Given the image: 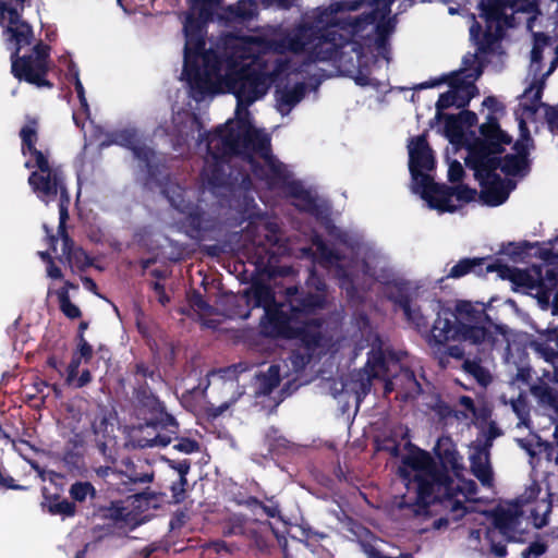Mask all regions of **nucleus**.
<instances>
[{
    "label": "nucleus",
    "instance_id": "1",
    "mask_svg": "<svg viewBox=\"0 0 558 558\" xmlns=\"http://www.w3.org/2000/svg\"><path fill=\"white\" fill-rule=\"evenodd\" d=\"M295 1L276 0L282 9ZM189 2L183 23L182 78L196 101L218 93H232L238 106L236 118L206 137L194 114L177 111L171 133L178 145L187 144L190 137L198 134L197 147L206 153L202 177L209 185L219 184L225 159L239 155L256 179L269 190L291 197L299 209H323L317 196L295 181L271 155L268 134L253 125L246 107L277 83L276 108L281 116L288 114L305 96L304 68L316 61L332 62L360 86H379V57L389 63L386 37L395 27L390 17L395 0H339L305 13L292 29L269 26L257 35L230 32L209 49H205V26L214 16L226 27H242L257 15L260 5L268 8L272 0H239L226 9L220 7L221 0Z\"/></svg>",
    "mask_w": 558,
    "mask_h": 558
},
{
    "label": "nucleus",
    "instance_id": "2",
    "mask_svg": "<svg viewBox=\"0 0 558 558\" xmlns=\"http://www.w3.org/2000/svg\"><path fill=\"white\" fill-rule=\"evenodd\" d=\"M481 61L477 56H465L462 68L448 75L425 82L421 88L438 86L441 83L449 85V90L441 94L436 104V119L444 121L445 133L450 143L465 145L468 156L465 162L474 171L475 179L480 182L482 202L488 206H498L505 203L514 189L511 180H502L498 170L506 175L522 174L526 168V156L529 153L530 137L523 120H520L519 128L521 138L514 144L515 154L507 155L502 161L498 155L502 146L510 143V137L505 134L492 117L481 125V137L472 142L465 138L461 122L453 116H447L444 110L449 107L463 108L477 92L474 85L481 76Z\"/></svg>",
    "mask_w": 558,
    "mask_h": 558
},
{
    "label": "nucleus",
    "instance_id": "3",
    "mask_svg": "<svg viewBox=\"0 0 558 558\" xmlns=\"http://www.w3.org/2000/svg\"><path fill=\"white\" fill-rule=\"evenodd\" d=\"M435 453L445 469H450L454 477L437 471L429 453L405 444L400 452L398 447L391 449L393 456H400L399 475L407 487V495L400 506L415 505V513L421 514L429 506H439L445 517L434 522L440 530L450 521L461 519L466 512L465 501L475 496L476 485L461 476L464 471L463 457L458 452L450 437L437 440Z\"/></svg>",
    "mask_w": 558,
    "mask_h": 558
},
{
    "label": "nucleus",
    "instance_id": "4",
    "mask_svg": "<svg viewBox=\"0 0 558 558\" xmlns=\"http://www.w3.org/2000/svg\"><path fill=\"white\" fill-rule=\"evenodd\" d=\"M307 284L315 287L317 293L306 299H291L289 305H278L271 289L264 283H254L246 291L247 303L265 311L263 329L266 333L300 339L301 345L291 356L295 372L301 371L313 357L331 349L329 339L322 333L317 314L325 302L324 284L315 275L311 276Z\"/></svg>",
    "mask_w": 558,
    "mask_h": 558
},
{
    "label": "nucleus",
    "instance_id": "5",
    "mask_svg": "<svg viewBox=\"0 0 558 558\" xmlns=\"http://www.w3.org/2000/svg\"><path fill=\"white\" fill-rule=\"evenodd\" d=\"M367 341L371 351L365 368L325 384V388L338 401L342 411H345L351 403H354L356 408L360 405L363 397L369 391L372 378H380L386 381L385 393L395 390L399 384L407 398H412L421 391L413 372L401 368L397 355L384 348V343L376 333L369 332Z\"/></svg>",
    "mask_w": 558,
    "mask_h": 558
},
{
    "label": "nucleus",
    "instance_id": "6",
    "mask_svg": "<svg viewBox=\"0 0 558 558\" xmlns=\"http://www.w3.org/2000/svg\"><path fill=\"white\" fill-rule=\"evenodd\" d=\"M484 318L482 304L459 301L454 314L449 311L437 313L428 343L430 347H442L449 341L460 342L447 349V354L454 359L471 355L472 349L486 356L507 344V332L499 326H484Z\"/></svg>",
    "mask_w": 558,
    "mask_h": 558
},
{
    "label": "nucleus",
    "instance_id": "7",
    "mask_svg": "<svg viewBox=\"0 0 558 558\" xmlns=\"http://www.w3.org/2000/svg\"><path fill=\"white\" fill-rule=\"evenodd\" d=\"M558 239L554 244H545L538 248L543 260L541 265L521 269L501 263H488L486 258H465L453 265L447 277L459 279L469 272H476V267L485 265L486 272H497L501 279L509 280L512 289L530 294L537 300L542 310L553 304V314L558 313Z\"/></svg>",
    "mask_w": 558,
    "mask_h": 558
},
{
    "label": "nucleus",
    "instance_id": "8",
    "mask_svg": "<svg viewBox=\"0 0 558 558\" xmlns=\"http://www.w3.org/2000/svg\"><path fill=\"white\" fill-rule=\"evenodd\" d=\"M25 0H0V26L7 48L12 51L13 75L36 86H49L45 78L48 72V48L41 44L34 47L28 56L17 58V53L33 39L32 27L22 20Z\"/></svg>",
    "mask_w": 558,
    "mask_h": 558
},
{
    "label": "nucleus",
    "instance_id": "9",
    "mask_svg": "<svg viewBox=\"0 0 558 558\" xmlns=\"http://www.w3.org/2000/svg\"><path fill=\"white\" fill-rule=\"evenodd\" d=\"M408 148L412 191L420 194L429 208L451 213L458 208L459 203L476 198V191L465 185L448 187L434 183V156L424 136L413 138Z\"/></svg>",
    "mask_w": 558,
    "mask_h": 558
},
{
    "label": "nucleus",
    "instance_id": "10",
    "mask_svg": "<svg viewBox=\"0 0 558 558\" xmlns=\"http://www.w3.org/2000/svg\"><path fill=\"white\" fill-rule=\"evenodd\" d=\"M22 151L25 160V167L32 172L28 177V184L36 196L48 204L59 199V214L61 227L68 219L66 204L69 195L64 187L63 174L59 167L50 163L48 156L36 148L37 133L34 123L26 124L21 130Z\"/></svg>",
    "mask_w": 558,
    "mask_h": 558
},
{
    "label": "nucleus",
    "instance_id": "11",
    "mask_svg": "<svg viewBox=\"0 0 558 558\" xmlns=\"http://www.w3.org/2000/svg\"><path fill=\"white\" fill-rule=\"evenodd\" d=\"M502 12L506 13L507 16V24L502 27L501 34L498 37V44L496 47H490L488 44L487 46L484 44L486 41L487 36V23L484 19L480 17V21L475 19L474 15L470 16V20L472 21V25L470 26V36L471 39L475 43L477 46V52L473 56H477L481 64L485 60V54L487 53H494L499 54L501 53V39L504 37L505 29L509 26H511V19L510 14L508 13V10L512 13H519V12H526V13H533L532 16H530L526 21L527 28L533 34V47L531 51V71L538 72L539 71V61L542 59V53L546 47L549 46V37L545 35L542 32L534 31L535 23L541 16V13L536 11V0H497L496 2Z\"/></svg>",
    "mask_w": 558,
    "mask_h": 558
},
{
    "label": "nucleus",
    "instance_id": "12",
    "mask_svg": "<svg viewBox=\"0 0 558 558\" xmlns=\"http://www.w3.org/2000/svg\"><path fill=\"white\" fill-rule=\"evenodd\" d=\"M502 12L506 13L507 16V24L502 27L501 34L498 37V44L496 47H490L488 44L487 46L484 44L486 41L487 36V23L484 19L480 17V21L475 19L474 15L470 16V20L472 21V25L470 26V36L471 39L475 43L477 46V52L473 56H477L481 64L485 60V54L487 53H494L499 54L501 53V39L504 37L505 29L509 26H511V19L510 14L508 13V10L512 13H519V12H526V13H533L532 16H530L526 21L527 28L533 34V47L531 51V71L538 72L539 71V61L542 59V53L546 47L549 46V37L545 35L542 32L534 31L535 23L541 16V13L536 11V0H497L496 2Z\"/></svg>",
    "mask_w": 558,
    "mask_h": 558
},
{
    "label": "nucleus",
    "instance_id": "13",
    "mask_svg": "<svg viewBox=\"0 0 558 558\" xmlns=\"http://www.w3.org/2000/svg\"><path fill=\"white\" fill-rule=\"evenodd\" d=\"M539 494V485L533 482L517 499L515 504L499 508L495 518V526L502 536L512 542L522 541L524 532L522 526L523 513L525 512L523 508L530 504H533V507L529 509L533 525L541 529L547 524L551 511V501L548 493H545L542 498H538Z\"/></svg>",
    "mask_w": 558,
    "mask_h": 558
},
{
    "label": "nucleus",
    "instance_id": "14",
    "mask_svg": "<svg viewBox=\"0 0 558 558\" xmlns=\"http://www.w3.org/2000/svg\"><path fill=\"white\" fill-rule=\"evenodd\" d=\"M313 245L316 253L324 258L327 264L335 266L337 275L350 279L351 283L354 282V278L360 270L379 279V276L376 274V268L379 267L383 269V265L385 264L383 258L369 255L365 256L362 262L352 260L350 264H347L345 259L336 255L320 238L316 236L313 241Z\"/></svg>",
    "mask_w": 558,
    "mask_h": 558
},
{
    "label": "nucleus",
    "instance_id": "15",
    "mask_svg": "<svg viewBox=\"0 0 558 558\" xmlns=\"http://www.w3.org/2000/svg\"><path fill=\"white\" fill-rule=\"evenodd\" d=\"M499 436L497 427L489 425L488 435L485 438L474 440L469 449V460L473 475L483 486L492 487L494 473L489 461V448L493 439Z\"/></svg>",
    "mask_w": 558,
    "mask_h": 558
},
{
    "label": "nucleus",
    "instance_id": "16",
    "mask_svg": "<svg viewBox=\"0 0 558 558\" xmlns=\"http://www.w3.org/2000/svg\"><path fill=\"white\" fill-rule=\"evenodd\" d=\"M157 420L148 421L145 426L138 429V435H134L133 439L136 447L153 448L166 447L171 442V435L177 433L174 420L163 413H158Z\"/></svg>",
    "mask_w": 558,
    "mask_h": 558
},
{
    "label": "nucleus",
    "instance_id": "17",
    "mask_svg": "<svg viewBox=\"0 0 558 558\" xmlns=\"http://www.w3.org/2000/svg\"><path fill=\"white\" fill-rule=\"evenodd\" d=\"M412 287L409 282L395 281L386 288V294L403 311L404 316L417 329L427 327V319L421 313L420 308L412 304Z\"/></svg>",
    "mask_w": 558,
    "mask_h": 558
},
{
    "label": "nucleus",
    "instance_id": "18",
    "mask_svg": "<svg viewBox=\"0 0 558 558\" xmlns=\"http://www.w3.org/2000/svg\"><path fill=\"white\" fill-rule=\"evenodd\" d=\"M165 193L171 206L180 215L178 221L180 228L183 229L187 225L194 227L198 223L197 206L193 205L191 202L185 201V192L180 185L170 183L165 190Z\"/></svg>",
    "mask_w": 558,
    "mask_h": 558
},
{
    "label": "nucleus",
    "instance_id": "19",
    "mask_svg": "<svg viewBox=\"0 0 558 558\" xmlns=\"http://www.w3.org/2000/svg\"><path fill=\"white\" fill-rule=\"evenodd\" d=\"M555 54H556V57L551 61V64H550L548 71L545 74H543V76L539 80H535L531 84V86L525 89V92L522 96V100H521L520 105L523 107V109L525 111H527L531 114L536 112V110L541 106V97H542V92L544 88L545 80L547 76H549L553 73L556 65L558 64V45L555 49ZM549 121L555 128L558 129V110H555L551 112V114L549 117Z\"/></svg>",
    "mask_w": 558,
    "mask_h": 558
},
{
    "label": "nucleus",
    "instance_id": "20",
    "mask_svg": "<svg viewBox=\"0 0 558 558\" xmlns=\"http://www.w3.org/2000/svg\"><path fill=\"white\" fill-rule=\"evenodd\" d=\"M532 395L537 399L538 405L548 417V425L555 424L554 439L558 446V395L547 384L533 386ZM555 464L558 466V454L554 458Z\"/></svg>",
    "mask_w": 558,
    "mask_h": 558
},
{
    "label": "nucleus",
    "instance_id": "21",
    "mask_svg": "<svg viewBox=\"0 0 558 558\" xmlns=\"http://www.w3.org/2000/svg\"><path fill=\"white\" fill-rule=\"evenodd\" d=\"M497 0H481L478 7L481 17L487 23V36L484 43L487 46L496 47L497 39L501 34L502 27L507 24V16L502 10L496 5Z\"/></svg>",
    "mask_w": 558,
    "mask_h": 558
},
{
    "label": "nucleus",
    "instance_id": "22",
    "mask_svg": "<svg viewBox=\"0 0 558 558\" xmlns=\"http://www.w3.org/2000/svg\"><path fill=\"white\" fill-rule=\"evenodd\" d=\"M209 387L213 391H217L221 399L217 405L218 414L229 409V407L243 393L238 380L233 378H223L221 374H211L209 378Z\"/></svg>",
    "mask_w": 558,
    "mask_h": 558
},
{
    "label": "nucleus",
    "instance_id": "23",
    "mask_svg": "<svg viewBox=\"0 0 558 558\" xmlns=\"http://www.w3.org/2000/svg\"><path fill=\"white\" fill-rule=\"evenodd\" d=\"M111 144H118L131 148L136 158L145 162L148 167L150 166V157L154 156V151L147 146L140 144L135 130L126 129L119 131L113 135L112 140L100 141L99 146L106 147Z\"/></svg>",
    "mask_w": 558,
    "mask_h": 558
},
{
    "label": "nucleus",
    "instance_id": "24",
    "mask_svg": "<svg viewBox=\"0 0 558 558\" xmlns=\"http://www.w3.org/2000/svg\"><path fill=\"white\" fill-rule=\"evenodd\" d=\"M545 335L547 340L546 344L534 342L533 345L539 357L549 363L555 371L549 380L558 384V352L556 351L558 348V332L557 329L553 327L547 328Z\"/></svg>",
    "mask_w": 558,
    "mask_h": 558
},
{
    "label": "nucleus",
    "instance_id": "25",
    "mask_svg": "<svg viewBox=\"0 0 558 558\" xmlns=\"http://www.w3.org/2000/svg\"><path fill=\"white\" fill-rule=\"evenodd\" d=\"M515 441L522 449L527 452L531 458L530 463L533 468L537 465L539 456L544 454L548 461L553 459L551 445L542 441L541 438L534 433L529 434V436L525 438L517 437Z\"/></svg>",
    "mask_w": 558,
    "mask_h": 558
},
{
    "label": "nucleus",
    "instance_id": "26",
    "mask_svg": "<svg viewBox=\"0 0 558 558\" xmlns=\"http://www.w3.org/2000/svg\"><path fill=\"white\" fill-rule=\"evenodd\" d=\"M509 350V339L507 338V344L502 348L493 350L488 355L478 353L475 349H472L471 355L476 353L478 361L466 359L463 363V369L470 374L481 386L486 387L492 381L490 371L482 364L483 361H487L494 351Z\"/></svg>",
    "mask_w": 558,
    "mask_h": 558
},
{
    "label": "nucleus",
    "instance_id": "27",
    "mask_svg": "<svg viewBox=\"0 0 558 558\" xmlns=\"http://www.w3.org/2000/svg\"><path fill=\"white\" fill-rule=\"evenodd\" d=\"M59 235L62 241V253L65 255L71 267L81 269L88 265L87 255L81 248L72 246L69 236L65 234L64 225L61 227V222L59 223Z\"/></svg>",
    "mask_w": 558,
    "mask_h": 558
},
{
    "label": "nucleus",
    "instance_id": "28",
    "mask_svg": "<svg viewBox=\"0 0 558 558\" xmlns=\"http://www.w3.org/2000/svg\"><path fill=\"white\" fill-rule=\"evenodd\" d=\"M93 355V348L87 343L84 337L77 343V349L74 351L71 363L69 364L66 372V381L75 380V376L78 373V367L83 363H87Z\"/></svg>",
    "mask_w": 558,
    "mask_h": 558
},
{
    "label": "nucleus",
    "instance_id": "29",
    "mask_svg": "<svg viewBox=\"0 0 558 558\" xmlns=\"http://www.w3.org/2000/svg\"><path fill=\"white\" fill-rule=\"evenodd\" d=\"M282 369L280 365H271L266 373L256 377V389L258 395L270 393L280 383Z\"/></svg>",
    "mask_w": 558,
    "mask_h": 558
},
{
    "label": "nucleus",
    "instance_id": "30",
    "mask_svg": "<svg viewBox=\"0 0 558 558\" xmlns=\"http://www.w3.org/2000/svg\"><path fill=\"white\" fill-rule=\"evenodd\" d=\"M384 544H369L363 543L362 548L367 558H412V556L408 553H400L398 556L392 555L389 551H386L383 548Z\"/></svg>",
    "mask_w": 558,
    "mask_h": 558
},
{
    "label": "nucleus",
    "instance_id": "31",
    "mask_svg": "<svg viewBox=\"0 0 558 558\" xmlns=\"http://www.w3.org/2000/svg\"><path fill=\"white\" fill-rule=\"evenodd\" d=\"M70 496L78 502L85 501L88 497L93 498L96 494L94 486L88 482H76L70 487Z\"/></svg>",
    "mask_w": 558,
    "mask_h": 558
},
{
    "label": "nucleus",
    "instance_id": "32",
    "mask_svg": "<svg viewBox=\"0 0 558 558\" xmlns=\"http://www.w3.org/2000/svg\"><path fill=\"white\" fill-rule=\"evenodd\" d=\"M511 408L519 420L515 429L520 430L523 427L530 428L529 407L526 401L522 398H518L511 402Z\"/></svg>",
    "mask_w": 558,
    "mask_h": 558
},
{
    "label": "nucleus",
    "instance_id": "33",
    "mask_svg": "<svg viewBox=\"0 0 558 558\" xmlns=\"http://www.w3.org/2000/svg\"><path fill=\"white\" fill-rule=\"evenodd\" d=\"M68 76L73 82L77 97L80 99L81 106L83 109L87 110L88 105L85 97V90L83 84L80 80V71L75 63L70 62L68 66Z\"/></svg>",
    "mask_w": 558,
    "mask_h": 558
},
{
    "label": "nucleus",
    "instance_id": "34",
    "mask_svg": "<svg viewBox=\"0 0 558 558\" xmlns=\"http://www.w3.org/2000/svg\"><path fill=\"white\" fill-rule=\"evenodd\" d=\"M76 507L73 502L69 500H60L50 504L49 512L52 514H62L65 517H73L75 514Z\"/></svg>",
    "mask_w": 558,
    "mask_h": 558
},
{
    "label": "nucleus",
    "instance_id": "35",
    "mask_svg": "<svg viewBox=\"0 0 558 558\" xmlns=\"http://www.w3.org/2000/svg\"><path fill=\"white\" fill-rule=\"evenodd\" d=\"M170 466L173 470H175L179 475L180 486H181L180 492L182 493L183 490H185V486L187 484L186 474L190 471V463L186 460H183L180 462L171 461Z\"/></svg>",
    "mask_w": 558,
    "mask_h": 558
},
{
    "label": "nucleus",
    "instance_id": "36",
    "mask_svg": "<svg viewBox=\"0 0 558 558\" xmlns=\"http://www.w3.org/2000/svg\"><path fill=\"white\" fill-rule=\"evenodd\" d=\"M173 448L183 453H192L198 449V446H197V442L192 439L181 438V439H178V441L174 444Z\"/></svg>",
    "mask_w": 558,
    "mask_h": 558
},
{
    "label": "nucleus",
    "instance_id": "37",
    "mask_svg": "<svg viewBox=\"0 0 558 558\" xmlns=\"http://www.w3.org/2000/svg\"><path fill=\"white\" fill-rule=\"evenodd\" d=\"M463 167L459 161H451L448 168V179L450 182H458L463 175Z\"/></svg>",
    "mask_w": 558,
    "mask_h": 558
},
{
    "label": "nucleus",
    "instance_id": "38",
    "mask_svg": "<svg viewBox=\"0 0 558 558\" xmlns=\"http://www.w3.org/2000/svg\"><path fill=\"white\" fill-rule=\"evenodd\" d=\"M546 551V546L542 543H533L526 549L522 551L523 558H530L531 556L538 557Z\"/></svg>",
    "mask_w": 558,
    "mask_h": 558
},
{
    "label": "nucleus",
    "instance_id": "39",
    "mask_svg": "<svg viewBox=\"0 0 558 558\" xmlns=\"http://www.w3.org/2000/svg\"><path fill=\"white\" fill-rule=\"evenodd\" d=\"M60 310L70 319H75L81 316V310L71 301L62 304Z\"/></svg>",
    "mask_w": 558,
    "mask_h": 558
},
{
    "label": "nucleus",
    "instance_id": "40",
    "mask_svg": "<svg viewBox=\"0 0 558 558\" xmlns=\"http://www.w3.org/2000/svg\"><path fill=\"white\" fill-rule=\"evenodd\" d=\"M90 373L88 369H84L81 375H76L75 376V380L73 381H68L69 385H72L76 388H81L85 385H87L89 381H90Z\"/></svg>",
    "mask_w": 558,
    "mask_h": 558
},
{
    "label": "nucleus",
    "instance_id": "41",
    "mask_svg": "<svg viewBox=\"0 0 558 558\" xmlns=\"http://www.w3.org/2000/svg\"><path fill=\"white\" fill-rule=\"evenodd\" d=\"M483 106L490 110V114H488L487 118L492 117L496 119V117H494V113H497L501 109L500 104L494 97H487L483 101ZM495 122H497V120H495ZM496 124L498 125V123Z\"/></svg>",
    "mask_w": 558,
    "mask_h": 558
},
{
    "label": "nucleus",
    "instance_id": "42",
    "mask_svg": "<svg viewBox=\"0 0 558 558\" xmlns=\"http://www.w3.org/2000/svg\"><path fill=\"white\" fill-rule=\"evenodd\" d=\"M12 446L16 452H19L24 459H27L26 451L31 449L26 441H12Z\"/></svg>",
    "mask_w": 558,
    "mask_h": 558
},
{
    "label": "nucleus",
    "instance_id": "43",
    "mask_svg": "<svg viewBox=\"0 0 558 558\" xmlns=\"http://www.w3.org/2000/svg\"><path fill=\"white\" fill-rule=\"evenodd\" d=\"M47 276L52 279L62 278V271L59 267L54 266L52 260H49V265L47 267Z\"/></svg>",
    "mask_w": 558,
    "mask_h": 558
},
{
    "label": "nucleus",
    "instance_id": "44",
    "mask_svg": "<svg viewBox=\"0 0 558 558\" xmlns=\"http://www.w3.org/2000/svg\"><path fill=\"white\" fill-rule=\"evenodd\" d=\"M531 378V368L530 367H520L518 368L517 379L522 381H529Z\"/></svg>",
    "mask_w": 558,
    "mask_h": 558
},
{
    "label": "nucleus",
    "instance_id": "45",
    "mask_svg": "<svg viewBox=\"0 0 558 558\" xmlns=\"http://www.w3.org/2000/svg\"><path fill=\"white\" fill-rule=\"evenodd\" d=\"M460 404L471 414H475L473 400L470 397H461Z\"/></svg>",
    "mask_w": 558,
    "mask_h": 558
},
{
    "label": "nucleus",
    "instance_id": "46",
    "mask_svg": "<svg viewBox=\"0 0 558 558\" xmlns=\"http://www.w3.org/2000/svg\"><path fill=\"white\" fill-rule=\"evenodd\" d=\"M93 428H94V432L96 434H107L108 433V423L106 422L105 418H102L100 421L99 424H97L96 422L93 424Z\"/></svg>",
    "mask_w": 558,
    "mask_h": 558
},
{
    "label": "nucleus",
    "instance_id": "47",
    "mask_svg": "<svg viewBox=\"0 0 558 558\" xmlns=\"http://www.w3.org/2000/svg\"><path fill=\"white\" fill-rule=\"evenodd\" d=\"M57 296L60 306L66 302H70L69 290L66 288H61L60 290H58Z\"/></svg>",
    "mask_w": 558,
    "mask_h": 558
},
{
    "label": "nucleus",
    "instance_id": "48",
    "mask_svg": "<svg viewBox=\"0 0 558 558\" xmlns=\"http://www.w3.org/2000/svg\"><path fill=\"white\" fill-rule=\"evenodd\" d=\"M180 488V481L178 483H174L171 487L173 497L175 498L177 501H181L183 499L184 490L181 493Z\"/></svg>",
    "mask_w": 558,
    "mask_h": 558
},
{
    "label": "nucleus",
    "instance_id": "49",
    "mask_svg": "<svg viewBox=\"0 0 558 558\" xmlns=\"http://www.w3.org/2000/svg\"><path fill=\"white\" fill-rule=\"evenodd\" d=\"M492 550L497 557H504L507 554L506 546L499 544H494Z\"/></svg>",
    "mask_w": 558,
    "mask_h": 558
},
{
    "label": "nucleus",
    "instance_id": "50",
    "mask_svg": "<svg viewBox=\"0 0 558 558\" xmlns=\"http://www.w3.org/2000/svg\"><path fill=\"white\" fill-rule=\"evenodd\" d=\"M461 117L465 120V122L470 125H472L473 123H475L477 121V117L475 113L471 112V111H465L461 114Z\"/></svg>",
    "mask_w": 558,
    "mask_h": 558
},
{
    "label": "nucleus",
    "instance_id": "51",
    "mask_svg": "<svg viewBox=\"0 0 558 558\" xmlns=\"http://www.w3.org/2000/svg\"><path fill=\"white\" fill-rule=\"evenodd\" d=\"M330 235H332L333 238H337L339 239L340 242L347 244L348 243V240H347V234H343L341 233L340 231L336 230V229H332L330 231Z\"/></svg>",
    "mask_w": 558,
    "mask_h": 558
},
{
    "label": "nucleus",
    "instance_id": "52",
    "mask_svg": "<svg viewBox=\"0 0 558 558\" xmlns=\"http://www.w3.org/2000/svg\"><path fill=\"white\" fill-rule=\"evenodd\" d=\"M155 289H156V291H157V293H158V295H159V301H160L162 304H165V303L168 301V299H167V298L165 296V294H163V289H162V287H160V286L157 283V284L155 286Z\"/></svg>",
    "mask_w": 558,
    "mask_h": 558
},
{
    "label": "nucleus",
    "instance_id": "53",
    "mask_svg": "<svg viewBox=\"0 0 558 558\" xmlns=\"http://www.w3.org/2000/svg\"><path fill=\"white\" fill-rule=\"evenodd\" d=\"M264 510L267 513V515L271 518L276 517L279 513L277 507H264Z\"/></svg>",
    "mask_w": 558,
    "mask_h": 558
},
{
    "label": "nucleus",
    "instance_id": "54",
    "mask_svg": "<svg viewBox=\"0 0 558 558\" xmlns=\"http://www.w3.org/2000/svg\"><path fill=\"white\" fill-rule=\"evenodd\" d=\"M86 329H87V324H86V323H84V322H82V323L80 324V335H78V340L81 339V336H82V337H84V336H83V333H84V331H85Z\"/></svg>",
    "mask_w": 558,
    "mask_h": 558
},
{
    "label": "nucleus",
    "instance_id": "55",
    "mask_svg": "<svg viewBox=\"0 0 558 558\" xmlns=\"http://www.w3.org/2000/svg\"><path fill=\"white\" fill-rule=\"evenodd\" d=\"M85 286H86V288H88V289H93V288H95V283H94V281H93V280H90V279H86V280H85Z\"/></svg>",
    "mask_w": 558,
    "mask_h": 558
},
{
    "label": "nucleus",
    "instance_id": "56",
    "mask_svg": "<svg viewBox=\"0 0 558 558\" xmlns=\"http://www.w3.org/2000/svg\"><path fill=\"white\" fill-rule=\"evenodd\" d=\"M40 257L44 259V260H47L49 263V260H51L50 256L48 253L46 252H40L39 253Z\"/></svg>",
    "mask_w": 558,
    "mask_h": 558
},
{
    "label": "nucleus",
    "instance_id": "57",
    "mask_svg": "<svg viewBox=\"0 0 558 558\" xmlns=\"http://www.w3.org/2000/svg\"><path fill=\"white\" fill-rule=\"evenodd\" d=\"M412 5V0H404V9Z\"/></svg>",
    "mask_w": 558,
    "mask_h": 558
},
{
    "label": "nucleus",
    "instance_id": "58",
    "mask_svg": "<svg viewBox=\"0 0 558 558\" xmlns=\"http://www.w3.org/2000/svg\"><path fill=\"white\" fill-rule=\"evenodd\" d=\"M63 288H66V289L69 290L70 288H71V289L75 288V286H73V284H72V283H70V282H65V286H64Z\"/></svg>",
    "mask_w": 558,
    "mask_h": 558
},
{
    "label": "nucleus",
    "instance_id": "59",
    "mask_svg": "<svg viewBox=\"0 0 558 558\" xmlns=\"http://www.w3.org/2000/svg\"><path fill=\"white\" fill-rule=\"evenodd\" d=\"M537 426L541 428V429H545L547 427L546 424H542L541 422H537Z\"/></svg>",
    "mask_w": 558,
    "mask_h": 558
},
{
    "label": "nucleus",
    "instance_id": "60",
    "mask_svg": "<svg viewBox=\"0 0 558 558\" xmlns=\"http://www.w3.org/2000/svg\"><path fill=\"white\" fill-rule=\"evenodd\" d=\"M75 558H84V551H78Z\"/></svg>",
    "mask_w": 558,
    "mask_h": 558
},
{
    "label": "nucleus",
    "instance_id": "61",
    "mask_svg": "<svg viewBox=\"0 0 558 558\" xmlns=\"http://www.w3.org/2000/svg\"><path fill=\"white\" fill-rule=\"evenodd\" d=\"M269 228H270V231H276L277 230V226L274 225V223H270Z\"/></svg>",
    "mask_w": 558,
    "mask_h": 558
},
{
    "label": "nucleus",
    "instance_id": "62",
    "mask_svg": "<svg viewBox=\"0 0 558 558\" xmlns=\"http://www.w3.org/2000/svg\"><path fill=\"white\" fill-rule=\"evenodd\" d=\"M363 250H364V248H362L361 246H359V247H357V251H356V253H355V254H356V255H361V254L363 253Z\"/></svg>",
    "mask_w": 558,
    "mask_h": 558
},
{
    "label": "nucleus",
    "instance_id": "63",
    "mask_svg": "<svg viewBox=\"0 0 558 558\" xmlns=\"http://www.w3.org/2000/svg\"><path fill=\"white\" fill-rule=\"evenodd\" d=\"M31 465L40 473L39 468H38L37 464H35L34 462H31Z\"/></svg>",
    "mask_w": 558,
    "mask_h": 558
},
{
    "label": "nucleus",
    "instance_id": "64",
    "mask_svg": "<svg viewBox=\"0 0 558 558\" xmlns=\"http://www.w3.org/2000/svg\"><path fill=\"white\" fill-rule=\"evenodd\" d=\"M553 4L556 5V12H558V0H551Z\"/></svg>",
    "mask_w": 558,
    "mask_h": 558
}]
</instances>
